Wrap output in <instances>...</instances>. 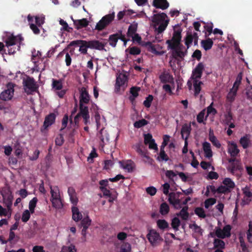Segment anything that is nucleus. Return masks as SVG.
Here are the masks:
<instances>
[{"label":"nucleus","mask_w":252,"mask_h":252,"mask_svg":"<svg viewBox=\"0 0 252 252\" xmlns=\"http://www.w3.org/2000/svg\"><path fill=\"white\" fill-rule=\"evenodd\" d=\"M225 123L226 125H229L233 120V115L231 111H229L225 115Z\"/></svg>","instance_id":"obj_64"},{"label":"nucleus","mask_w":252,"mask_h":252,"mask_svg":"<svg viewBox=\"0 0 252 252\" xmlns=\"http://www.w3.org/2000/svg\"><path fill=\"white\" fill-rule=\"evenodd\" d=\"M30 27L35 34H38L40 33V30L39 29V27L37 25L31 23L30 24Z\"/></svg>","instance_id":"obj_62"},{"label":"nucleus","mask_w":252,"mask_h":252,"mask_svg":"<svg viewBox=\"0 0 252 252\" xmlns=\"http://www.w3.org/2000/svg\"><path fill=\"white\" fill-rule=\"evenodd\" d=\"M81 116L78 113L74 117V121L73 122L72 120L71 119H70V124H73L75 126H76V128H78L79 127V118Z\"/></svg>","instance_id":"obj_60"},{"label":"nucleus","mask_w":252,"mask_h":252,"mask_svg":"<svg viewBox=\"0 0 252 252\" xmlns=\"http://www.w3.org/2000/svg\"><path fill=\"white\" fill-rule=\"evenodd\" d=\"M153 96L149 94L143 102V105L146 108H150L151 106L152 102L153 100Z\"/></svg>","instance_id":"obj_53"},{"label":"nucleus","mask_w":252,"mask_h":252,"mask_svg":"<svg viewBox=\"0 0 252 252\" xmlns=\"http://www.w3.org/2000/svg\"><path fill=\"white\" fill-rule=\"evenodd\" d=\"M166 43L168 45V49H170L173 50L172 55L175 59L179 58L181 59H183L184 57L187 55V50L185 49V47L183 44L180 42L179 44L173 45L171 44V42L169 41H166Z\"/></svg>","instance_id":"obj_2"},{"label":"nucleus","mask_w":252,"mask_h":252,"mask_svg":"<svg viewBox=\"0 0 252 252\" xmlns=\"http://www.w3.org/2000/svg\"><path fill=\"white\" fill-rule=\"evenodd\" d=\"M69 46H79V51L83 55H86L88 48H90L89 40H75L71 41L69 44Z\"/></svg>","instance_id":"obj_6"},{"label":"nucleus","mask_w":252,"mask_h":252,"mask_svg":"<svg viewBox=\"0 0 252 252\" xmlns=\"http://www.w3.org/2000/svg\"><path fill=\"white\" fill-rule=\"evenodd\" d=\"M217 191L219 193H226L230 192L231 190L229 189V188L226 187L225 185H221L218 188Z\"/></svg>","instance_id":"obj_54"},{"label":"nucleus","mask_w":252,"mask_h":252,"mask_svg":"<svg viewBox=\"0 0 252 252\" xmlns=\"http://www.w3.org/2000/svg\"><path fill=\"white\" fill-rule=\"evenodd\" d=\"M209 139L213 145L217 148H220L221 147V144L217 139V137L214 135L213 131L211 129L209 131Z\"/></svg>","instance_id":"obj_28"},{"label":"nucleus","mask_w":252,"mask_h":252,"mask_svg":"<svg viewBox=\"0 0 252 252\" xmlns=\"http://www.w3.org/2000/svg\"><path fill=\"white\" fill-rule=\"evenodd\" d=\"M140 90V88L138 87H132L130 89V93L131 94V96L129 97V99L131 101L135 99V98L138 96V92Z\"/></svg>","instance_id":"obj_33"},{"label":"nucleus","mask_w":252,"mask_h":252,"mask_svg":"<svg viewBox=\"0 0 252 252\" xmlns=\"http://www.w3.org/2000/svg\"><path fill=\"white\" fill-rule=\"evenodd\" d=\"M191 130L190 124H184L182 127L181 129V136L182 138L185 140H188V139L190 135V132Z\"/></svg>","instance_id":"obj_21"},{"label":"nucleus","mask_w":252,"mask_h":252,"mask_svg":"<svg viewBox=\"0 0 252 252\" xmlns=\"http://www.w3.org/2000/svg\"><path fill=\"white\" fill-rule=\"evenodd\" d=\"M30 213L28 210H26L24 211L22 216V220L23 222H27L30 218Z\"/></svg>","instance_id":"obj_56"},{"label":"nucleus","mask_w":252,"mask_h":252,"mask_svg":"<svg viewBox=\"0 0 252 252\" xmlns=\"http://www.w3.org/2000/svg\"><path fill=\"white\" fill-rule=\"evenodd\" d=\"M169 212V205L166 202L161 204L159 208V212L162 215H166Z\"/></svg>","instance_id":"obj_36"},{"label":"nucleus","mask_w":252,"mask_h":252,"mask_svg":"<svg viewBox=\"0 0 252 252\" xmlns=\"http://www.w3.org/2000/svg\"><path fill=\"white\" fill-rule=\"evenodd\" d=\"M138 27V24L136 23H133L129 26L127 32V35L128 37L132 36L134 34H136Z\"/></svg>","instance_id":"obj_32"},{"label":"nucleus","mask_w":252,"mask_h":252,"mask_svg":"<svg viewBox=\"0 0 252 252\" xmlns=\"http://www.w3.org/2000/svg\"><path fill=\"white\" fill-rule=\"evenodd\" d=\"M51 197V199L61 197L59 189L58 187L55 186L53 188L50 186Z\"/></svg>","instance_id":"obj_37"},{"label":"nucleus","mask_w":252,"mask_h":252,"mask_svg":"<svg viewBox=\"0 0 252 252\" xmlns=\"http://www.w3.org/2000/svg\"><path fill=\"white\" fill-rule=\"evenodd\" d=\"M237 91L230 89L226 96L227 100L230 102H233L237 95Z\"/></svg>","instance_id":"obj_45"},{"label":"nucleus","mask_w":252,"mask_h":252,"mask_svg":"<svg viewBox=\"0 0 252 252\" xmlns=\"http://www.w3.org/2000/svg\"><path fill=\"white\" fill-rule=\"evenodd\" d=\"M194 212L196 215L201 218H205L206 217L205 211L202 208H196L194 210Z\"/></svg>","instance_id":"obj_52"},{"label":"nucleus","mask_w":252,"mask_h":252,"mask_svg":"<svg viewBox=\"0 0 252 252\" xmlns=\"http://www.w3.org/2000/svg\"><path fill=\"white\" fill-rule=\"evenodd\" d=\"M204 69V66L202 63H199L196 66L195 68L193 69L192 71L191 76L190 79L193 80V81H198V79L201 78L203 71Z\"/></svg>","instance_id":"obj_11"},{"label":"nucleus","mask_w":252,"mask_h":252,"mask_svg":"<svg viewBox=\"0 0 252 252\" xmlns=\"http://www.w3.org/2000/svg\"><path fill=\"white\" fill-rule=\"evenodd\" d=\"M153 5L156 8L164 10L169 7V4L167 0H153Z\"/></svg>","instance_id":"obj_22"},{"label":"nucleus","mask_w":252,"mask_h":252,"mask_svg":"<svg viewBox=\"0 0 252 252\" xmlns=\"http://www.w3.org/2000/svg\"><path fill=\"white\" fill-rule=\"evenodd\" d=\"M90 100V96L86 89L82 87L80 90L79 104H88Z\"/></svg>","instance_id":"obj_15"},{"label":"nucleus","mask_w":252,"mask_h":252,"mask_svg":"<svg viewBox=\"0 0 252 252\" xmlns=\"http://www.w3.org/2000/svg\"><path fill=\"white\" fill-rule=\"evenodd\" d=\"M89 42L90 49L97 50L99 51H106L105 47L107 45V42L105 41L104 39L102 41L94 39L89 40Z\"/></svg>","instance_id":"obj_10"},{"label":"nucleus","mask_w":252,"mask_h":252,"mask_svg":"<svg viewBox=\"0 0 252 252\" xmlns=\"http://www.w3.org/2000/svg\"><path fill=\"white\" fill-rule=\"evenodd\" d=\"M134 13V12L131 10H124L120 11L117 14L118 20H122L125 15H130Z\"/></svg>","instance_id":"obj_43"},{"label":"nucleus","mask_w":252,"mask_h":252,"mask_svg":"<svg viewBox=\"0 0 252 252\" xmlns=\"http://www.w3.org/2000/svg\"><path fill=\"white\" fill-rule=\"evenodd\" d=\"M91 222L92 220L88 216H87L81 220L80 226L82 227H86L88 228L91 225Z\"/></svg>","instance_id":"obj_47"},{"label":"nucleus","mask_w":252,"mask_h":252,"mask_svg":"<svg viewBox=\"0 0 252 252\" xmlns=\"http://www.w3.org/2000/svg\"><path fill=\"white\" fill-rule=\"evenodd\" d=\"M180 224L181 221L179 218L175 217L172 220L171 225L175 231H178L179 230V227L180 226Z\"/></svg>","instance_id":"obj_44"},{"label":"nucleus","mask_w":252,"mask_h":252,"mask_svg":"<svg viewBox=\"0 0 252 252\" xmlns=\"http://www.w3.org/2000/svg\"><path fill=\"white\" fill-rule=\"evenodd\" d=\"M216 203V199L214 198H210L206 199L204 202V206L206 209H208L210 206L213 205Z\"/></svg>","instance_id":"obj_55"},{"label":"nucleus","mask_w":252,"mask_h":252,"mask_svg":"<svg viewBox=\"0 0 252 252\" xmlns=\"http://www.w3.org/2000/svg\"><path fill=\"white\" fill-rule=\"evenodd\" d=\"M128 77L125 73H120L117 75L115 84V92H124L127 86Z\"/></svg>","instance_id":"obj_3"},{"label":"nucleus","mask_w":252,"mask_h":252,"mask_svg":"<svg viewBox=\"0 0 252 252\" xmlns=\"http://www.w3.org/2000/svg\"><path fill=\"white\" fill-rule=\"evenodd\" d=\"M141 50L137 47H132L129 49V54L133 55H137L140 54Z\"/></svg>","instance_id":"obj_61"},{"label":"nucleus","mask_w":252,"mask_h":252,"mask_svg":"<svg viewBox=\"0 0 252 252\" xmlns=\"http://www.w3.org/2000/svg\"><path fill=\"white\" fill-rule=\"evenodd\" d=\"M67 193L69 196L70 201L73 206H76L78 202V199L77 197V194L75 189L72 187L68 188Z\"/></svg>","instance_id":"obj_18"},{"label":"nucleus","mask_w":252,"mask_h":252,"mask_svg":"<svg viewBox=\"0 0 252 252\" xmlns=\"http://www.w3.org/2000/svg\"><path fill=\"white\" fill-rule=\"evenodd\" d=\"M239 142L244 149L248 148L251 144L250 135L249 134H246L242 137L240 139Z\"/></svg>","instance_id":"obj_27"},{"label":"nucleus","mask_w":252,"mask_h":252,"mask_svg":"<svg viewBox=\"0 0 252 252\" xmlns=\"http://www.w3.org/2000/svg\"><path fill=\"white\" fill-rule=\"evenodd\" d=\"M245 197H247L246 201L247 203L250 202L252 198V192L250 191L249 188L246 187L242 189Z\"/></svg>","instance_id":"obj_35"},{"label":"nucleus","mask_w":252,"mask_h":252,"mask_svg":"<svg viewBox=\"0 0 252 252\" xmlns=\"http://www.w3.org/2000/svg\"><path fill=\"white\" fill-rule=\"evenodd\" d=\"M214 246L217 249H223L225 248V243L220 239H215L214 240Z\"/></svg>","instance_id":"obj_40"},{"label":"nucleus","mask_w":252,"mask_h":252,"mask_svg":"<svg viewBox=\"0 0 252 252\" xmlns=\"http://www.w3.org/2000/svg\"><path fill=\"white\" fill-rule=\"evenodd\" d=\"M18 39L21 40V37H18L13 35L7 37L5 41L6 47H7V48H9L17 44Z\"/></svg>","instance_id":"obj_23"},{"label":"nucleus","mask_w":252,"mask_h":252,"mask_svg":"<svg viewBox=\"0 0 252 252\" xmlns=\"http://www.w3.org/2000/svg\"><path fill=\"white\" fill-rule=\"evenodd\" d=\"M44 19L45 18L43 16H36L35 17L36 25H37L38 27H41L42 25H43L44 23Z\"/></svg>","instance_id":"obj_59"},{"label":"nucleus","mask_w":252,"mask_h":252,"mask_svg":"<svg viewBox=\"0 0 252 252\" xmlns=\"http://www.w3.org/2000/svg\"><path fill=\"white\" fill-rule=\"evenodd\" d=\"M180 192H171L168 195V201L176 209L181 208V200L179 199Z\"/></svg>","instance_id":"obj_9"},{"label":"nucleus","mask_w":252,"mask_h":252,"mask_svg":"<svg viewBox=\"0 0 252 252\" xmlns=\"http://www.w3.org/2000/svg\"><path fill=\"white\" fill-rule=\"evenodd\" d=\"M231 226L229 224L226 225L223 227L222 230L223 231L224 236H225V238L229 237L231 236Z\"/></svg>","instance_id":"obj_51"},{"label":"nucleus","mask_w":252,"mask_h":252,"mask_svg":"<svg viewBox=\"0 0 252 252\" xmlns=\"http://www.w3.org/2000/svg\"><path fill=\"white\" fill-rule=\"evenodd\" d=\"M227 152L231 157H235L239 154L240 150L235 142L229 141Z\"/></svg>","instance_id":"obj_17"},{"label":"nucleus","mask_w":252,"mask_h":252,"mask_svg":"<svg viewBox=\"0 0 252 252\" xmlns=\"http://www.w3.org/2000/svg\"><path fill=\"white\" fill-rule=\"evenodd\" d=\"M193 40V37L191 33L188 32L185 38V44L189 49Z\"/></svg>","instance_id":"obj_48"},{"label":"nucleus","mask_w":252,"mask_h":252,"mask_svg":"<svg viewBox=\"0 0 252 252\" xmlns=\"http://www.w3.org/2000/svg\"><path fill=\"white\" fill-rule=\"evenodd\" d=\"M193 87L194 89V95L197 96L199 94L201 91V85L203 84L202 82L199 81H193Z\"/></svg>","instance_id":"obj_38"},{"label":"nucleus","mask_w":252,"mask_h":252,"mask_svg":"<svg viewBox=\"0 0 252 252\" xmlns=\"http://www.w3.org/2000/svg\"><path fill=\"white\" fill-rule=\"evenodd\" d=\"M213 40L210 38L206 40H202L201 42V45L205 51L211 49L213 45Z\"/></svg>","instance_id":"obj_29"},{"label":"nucleus","mask_w":252,"mask_h":252,"mask_svg":"<svg viewBox=\"0 0 252 252\" xmlns=\"http://www.w3.org/2000/svg\"><path fill=\"white\" fill-rule=\"evenodd\" d=\"M23 86L25 91L27 94H31L33 92H36L38 90V85L33 78L27 76L26 79L23 80Z\"/></svg>","instance_id":"obj_4"},{"label":"nucleus","mask_w":252,"mask_h":252,"mask_svg":"<svg viewBox=\"0 0 252 252\" xmlns=\"http://www.w3.org/2000/svg\"><path fill=\"white\" fill-rule=\"evenodd\" d=\"M167 15L164 13L155 14L151 18L153 23V27L158 33H161L166 28L169 23V20H166Z\"/></svg>","instance_id":"obj_1"},{"label":"nucleus","mask_w":252,"mask_h":252,"mask_svg":"<svg viewBox=\"0 0 252 252\" xmlns=\"http://www.w3.org/2000/svg\"><path fill=\"white\" fill-rule=\"evenodd\" d=\"M63 251H67L68 252H76V249L74 245L71 244L70 246L66 247L63 246L62 249Z\"/></svg>","instance_id":"obj_63"},{"label":"nucleus","mask_w":252,"mask_h":252,"mask_svg":"<svg viewBox=\"0 0 252 252\" xmlns=\"http://www.w3.org/2000/svg\"><path fill=\"white\" fill-rule=\"evenodd\" d=\"M242 77L243 73L242 72H241L239 73V74L237 75L235 81L233 84V87L231 89H232V90H235L236 91H238L239 86L241 83Z\"/></svg>","instance_id":"obj_31"},{"label":"nucleus","mask_w":252,"mask_h":252,"mask_svg":"<svg viewBox=\"0 0 252 252\" xmlns=\"http://www.w3.org/2000/svg\"><path fill=\"white\" fill-rule=\"evenodd\" d=\"M118 39H120L124 42L125 45L126 44L128 40H126L125 35L122 33V31H119L118 32L115 34H111L109 36L108 41L109 45L113 47H115Z\"/></svg>","instance_id":"obj_7"},{"label":"nucleus","mask_w":252,"mask_h":252,"mask_svg":"<svg viewBox=\"0 0 252 252\" xmlns=\"http://www.w3.org/2000/svg\"><path fill=\"white\" fill-rule=\"evenodd\" d=\"M64 143L63 135L60 134L55 139V144L57 146H61Z\"/></svg>","instance_id":"obj_58"},{"label":"nucleus","mask_w":252,"mask_h":252,"mask_svg":"<svg viewBox=\"0 0 252 252\" xmlns=\"http://www.w3.org/2000/svg\"><path fill=\"white\" fill-rule=\"evenodd\" d=\"M53 206L57 209L62 208L63 204L61 201V197L51 199Z\"/></svg>","instance_id":"obj_41"},{"label":"nucleus","mask_w":252,"mask_h":252,"mask_svg":"<svg viewBox=\"0 0 252 252\" xmlns=\"http://www.w3.org/2000/svg\"><path fill=\"white\" fill-rule=\"evenodd\" d=\"M78 114L81 117L90 115L88 106H85L82 104H79V112Z\"/></svg>","instance_id":"obj_34"},{"label":"nucleus","mask_w":252,"mask_h":252,"mask_svg":"<svg viewBox=\"0 0 252 252\" xmlns=\"http://www.w3.org/2000/svg\"><path fill=\"white\" fill-rule=\"evenodd\" d=\"M147 238L152 245L155 246L158 241L159 240L160 236L159 233L156 231L151 230L147 235Z\"/></svg>","instance_id":"obj_20"},{"label":"nucleus","mask_w":252,"mask_h":252,"mask_svg":"<svg viewBox=\"0 0 252 252\" xmlns=\"http://www.w3.org/2000/svg\"><path fill=\"white\" fill-rule=\"evenodd\" d=\"M132 148L134 149L141 157L145 158L148 159L150 158V157L148 155V151L145 149V147L143 146L141 142H139L133 145Z\"/></svg>","instance_id":"obj_12"},{"label":"nucleus","mask_w":252,"mask_h":252,"mask_svg":"<svg viewBox=\"0 0 252 252\" xmlns=\"http://www.w3.org/2000/svg\"><path fill=\"white\" fill-rule=\"evenodd\" d=\"M157 223L158 228L162 230L169 227V224L165 220H158Z\"/></svg>","instance_id":"obj_46"},{"label":"nucleus","mask_w":252,"mask_h":252,"mask_svg":"<svg viewBox=\"0 0 252 252\" xmlns=\"http://www.w3.org/2000/svg\"><path fill=\"white\" fill-rule=\"evenodd\" d=\"M97 137L100 140V145L103 148L106 142L109 141V135L104 128H102L97 133Z\"/></svg>","instance_id":"obj_14"},{"label":"nucleus","mask_w":252,"mask_h":252,"mask_svg":"<svg viewBox=\"0 0 252 252\" xmlns=\"http://www.w3.org/2000/svg\"><path fill=\"white\" fill-rule=\"evenodd\" d=\"M148 124V122L145 119H142L140 120L136 121L134 124L133 126L135 128H140L141 127H143L146 125H147Z\"/></svg>","instance_id":"obj_49"},{"label":"nucleus","mask_w":252,"mask_h":252,"mask_svg":"<svg viewBox=\"0 0 252 252\" xmlns=\"http://www.w3.org/2000/svg\"><path fill=\"white\" fill-rule=\"evenodd\" d=\"M115 17V13L114 12L105 15L96 24L95 29L101 31L105 29L114 20Z\"/></svg>","instance_id":"obj_5"},{"label":"nucleus","mask_w":252,"mask_h":252,"mask_svg":"<svg viewBox=\"0 0 252 252\" xmlns=\"http://www.w3.org/2000/svg\"><path fill=\"white\" fill-rule=\"evenodd\" d=\"M182 30L179 29L178 30H175L173 32V36L170 40H167V41H169L171 42V44L173 45L179 44L180 42H181L182 35H181Z\"/></svg>","instance_id":"obj_16"},{"label":"nucleus","mask_w":252,"mask_h":252,"mask_svg":"<svg viewBox=\"0 0 252 252\" xmlns=\"http://www.w3.org/2000/svg\"><path fill=\"white\" fill-rule=\"evenodd\" d=\"M60 24L62 26H63V29L64 31H65L68 32H70L72 30V28H70L68 24L66 22V21H64L63 19H61L60 20Z\"/></svg>","instance_id":"obj_57"},{"label":"nucleus","mask_w":252,"mask_h":252,"mask_svg":"<svg viewBox=\"0 0 252 252\" xmlns=\"http://www.w3.org/2000/svg\"><path fill=\"white\" fill-rule=\"evenodd\" d=\"M202 146L205 157L209 158H211L213 156V152L210 144L208 142H204Z\"/></svg>","instance_id":"obj_26"},{"label":"nucleus","mask_w":252,"mask_h":252,"mask_svg":"<svg viewBox=\"0 0 252 252\" xmlns=\"http://www.w3.org/2000/svg\"><path fill=\"white\" fill-rule=\"evenodd\" d=\"M63 83L61 80H52V88L56 90H61L63 88Z\"/></svg>","instance_id":"obj_39"},{"label":"nucleus","mask_w":252,"mask_h":252,"mask_svg":"<svg viewBox=\"0 0 252 252\" xmlns=\"http://www.w3.org/2000/svg\"><path fill=\"white\" fill-rule=\"evenodd\" d=\"M189 207L186 206L182 208L180 212L177 214L179 217H180L183 220H187L189 217V213L188 212Z\"/></svg>","instance_id":"obj_30"},{"label":"nucleus","mask_w":252,"mask_h":252,"mask_svg":"<svg viewBox=\"0 0 252 252\" xmlns=\"http://www.w3.org/2000/svg\"><path fill=\"white\" fill-rule=\"evenodd\" d=\"M222 183L226 187L229 188L230 190L235 187L234 182L229 178H226L224 179Z\"/></svg>","instance_id":"obj_42"},{"label":"nucleus","mask_w":252,"mask_h":252,"mask_svg":"<svg viewBox=\"0 0 252 252\" xmlns=\"http://www.w3.org/2000/svg\"><path fill=\"white\" fill-rule=\"evenodd\" d=\"M160 82L162 83L174 84V78L172 75L168 72H163L159 76Z\"/></svg>","instance_id":"obj_19"},{"label":"nucleus","mask_w":252,"mask_h":252,"mask_svg":"<svg viewBox=\"0 0 252 252\" xmlns=\"http://www.w3.org/2000/svg\"><path fill=\"white\" fill-rule=\"evenodd\" d=\"M73 24L76 29L79 30L87 27L89 25V22L86 19L83 18L81 20H73Z\"/></svg>","instance_id":"obj_25"},{"label":"nucleus","mask_w":252,"mask_h":252,"mask_svg":"<svg viewBox=\"0 0 252 252\" xmlns=\"http://www.w3.org/2000/svg\"><path fill=\"white\" fill-rule=\"evenodd\" d=\"M14 85L12 83H8L6 86V89L2 91L0 94V99L4 101L11 100L14 95Z\"/></svg>","instance_id":"obj_8"},{"label":"nucleus","mask_w":252,"mask_h":252,"mask_svg":"<svg viewBox=\"0 0 252 252\" xmlns=\"http://www.w3.org/2000/svg\"><path fill=\"white\" fill-rule=\"evenodd\" d=\"M56 116L53 113H51L49 115H47L43 123V125L41 129V131H43L44 129H47L49 126L52 125L55 122Z\"/></svg>","instance_id":"obj_13"},{"label":"nucleus","mask_w":252,"mask_h":252,"mask_svg":"<svg viewBox=\"0 0 252 252\" xmlns=\"http://www.w3.org/2000/svg\"><path fill=\"white\" fill-rule=\"evenodd\" d=\"M189 228L193 229L194 232L198 233L200 235H202L203 234V229L200 227V226L197 225L195 223H194L192 224L189 225Z\"/></svg>","instance_id":"obj_50"},{"label":"nucleus","mask_w":252,"mask_h":252,"mask_svg":"<svg viewBox=\"0 0 252 252\" xmlns=\"http://www.w3.org/2000/svg\"><path fill=\"white\" fill-rule=\"evenodd\" d=\"M72 213V219L76 222H78L82 219V215L76 206H72L71 208Z\"/></svg>","instance_id":"obj_24"}]
</instances>
